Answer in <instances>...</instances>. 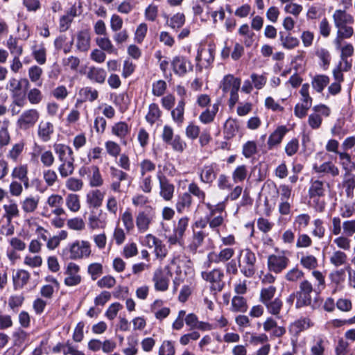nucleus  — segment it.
Returning <instances> with one entry per match:
<instances>
[{"label": "nucleus", "mask_w": 355, "mask_h": 355, "mask_svg": "<svg viewBox=\"0 0 355 355\" xmlns=\"http://www.w3.org/2000/svg\"><path fill=\"white\" fill-rule=\"evenodd\" d=\"M241 79L234 78L232 75H226L221 83L220 88L224 93L239 90Z\"/></svg>", "instance_id": "obj_18"}, {"label": "nucleus", "mask_w": 355, "mask_h": 355, "mask_svg": "<svg viewBox=\"0 0 355 355\" xmlns=\"http://www.w3.org/2000/svg\"><path fill=\"white\" fill-rule=\"evenodd\" d=\"M205 205L209 211V213L206 215V218L209 227L218 232V228L223 224L226 216L223 214L225 205L220 202L214 205L207 202L205 203Z\"/></svg>", "instance_id": "obj_2"}, {"label": "nucleus", "mask_w": 355, "mask_h": 355, "mask_svg": "<svg viewBox=\"0 0 355 355\" xmlns=\"http://www.w3.org/2000/svg\"><path fill=\"white\" fill-rule=\"evenodd\" d=\"M219 103L212 105L211 109L207 108L199 116V121L203 124H209L214 121L218 112Z\"/></svg>", "instance_id": "obj_28"}, {"label": "nucleus", "mask_w": 355, "mask_h": 355, "mask_svg": "<svg viewBox=\"0 0 355 355\" xmlns=\"http://www.w3.org/2000/svg\"><path fill=\"white\" fill-rule=\"evenodd\" d=\"M76 47L80 51L86 52L90 47V36L87 31H80L77 35Z\"/></svg>", "instance_id": "obj_33"}, {"label": "nucleus", "mask_w": 355, "mask_h": 355, "mask_svg": "<svg viewBox=\"0 0 355 355\" xmlns=\"http://www.w3.org/2000/svg\"><path fill=\"white\" fill-rule=\"evenodd\" d=\"M175 349L172 341L164 340L159 349V355H175Z\"/></svg>", "instance_id": "obj_62"}, {"label": "nucleus", "mask_w": 355, "mask_h": 355, "mask_svg": "<svg viewBox=\"0 0 355 355\" xmlns=\"http://www.w3.org/2000/svg\"><path fill=\"white\" fill-rule=\"evenodd\" d=\"M313 325L309 318H302L295 321L291 326V330L297 334Z\"/></svg>", "instance_id": "obj_35"}, {"label": "nucleus", "mask_w": 355, "mask_h": 355, "mask_svg": "<svg viewBox=\"0 0 355 355\" xmlns=\"http://www.w3.org/2000/svg\"><path fill=\"white\" fill-rule=\"evenodd\" d=\"M257 152V146L255 141H248L243 146V155L245 158H250Z\"/></svg>", "instance_id": "obj_59"}, {"label": "nucleus", "mask_w": 355, "mask_h": 355, "mask_svg": "<svg viewBox=\"0 0 355 355\" xmlns=\"http://www.w3.org/2000/svg\"><path fill=\"white\" fill-rule=\"evenodd\" d=\"M54 132V126L49 121H42L38 125L37 135L44 141H49Z\"/></svg>", "instance_id": "obj_17"}, {"label": "nucleus", "mask_w": 355, "mask_h": 355, "mask_svg": "<svg viewBox=\"0 0 355 355\" xmlns=\"http://www.w3.org/2000/svg\"><path fill=\"white\" fill-rule=\"evenodd\" d=\"M276 291L277 288L274 286L263 288L260 291L259 301L263 304L274 300Z\"/></svg>", "instance_id": "obj_43"}, {"label": "nucleus", "mask_w": 355, "mask_h": 355, "mask_svg": "<svg viewBox=\"0 0 355 355\" xmlns=\"http://www.w3.org/2000/svg\"><path fill=\"white\" fill-rule=\"evenodd\" d=\"M232 310L236 312H245L248 310L246 300L241 296H234L232 299Z\"/></svg>", "instance_id": "obj_41"}, {"label": "nucleus", "mask_w": 355, "mask_h": 355, "mask_svg": "<svg viewBox=\"0 0 355 355\" xmlns=\"http://www.w3.org/2000/svg\"><path fill=\"white\" fill-rule=\"evenodd\" d=\"M200 180L202 182L210 184L216 179V173L214 164L205 165L199 172Z\"/></svg>", "instance_id": "obj_24"}, {"label": "nucleus", "mask_w": 355, "mask_h": 355, "mask_svg": "<svg viewBox=\"0 0 355 355\" xmlns=\"http://www.w3.org/2000/svg\"><path fill=\"white\" fill-rule=\"evenodd\" d=\"M333 19L335 26L354 23V17L345 10H336L333 15Z\"/></svg>", "instance_id": "obj_25"}, {"label": "nucleus", "mask_w": 355, "mask_h": 355, "mask_svg": "<svg viewBox=\"0 0 355 355\" xmlns=\"http://www.w3.org/2000/svg\"><path fill=\"white\" fill-rule=\"evenodd\" d=\"M248 168L245 165L237 166L232 173V179L235 183L243 182L248 176Z\"/></svg>", "instance_id": "obj_52"}, {"label": "nucleus", "mask_w": 355, "mask_h": 355, "mask_svg": "<svg viewBox=\"0 0 355 355\" xmlns=\"http://www.w3.org/2000/svg\"><path fill=\"white\" fill-rule=\"evenodd\" d=\"M155 218V211L151 207H147L145 209L139 211L135 218L138 232L139 233L147 232Z\"/></svg>", "instance_id": "obj_7"}, {"label": "nucleus", "mask_w": 355, "mask_h": 355, "mask_svg": "<svg viewBox=\"0 0 355 355\" xmlns=\"http://www.w3.org/2000/svg\"><path fill=\"white\" fill-rule=\"evenodd\" d=\"M184 107L185 101L182 98L178 101L176 107L171 110L172 119L178 127H180L184 121Z\"/></svg>", "instance_id": "obj_22"}, {"label": "nucleus", "mask_w": 355, "mask_h": 355, "mask_svg": "<svg viewBox=\"0 0 355 355\" xmlns=\"http://www.w3.org/2000/svg\"><path fill=\"white\" fill-rule=\"evenodd\" d=\"M40 112L36 109L25 110L17 120V127L21 130H28L35 126L40 119Z\"/></svg>", "instance_id": "obj_6"}, {"label": "nucleus", "mask_w": 355, "mask_h": 355, "mask_svg": "<svg viewBox=\"0 0 355 355\" xmlns=\"http://www.w3.org/2000/svg\"><path fill=\"white\" fill-rule=\"evenodd\" d=\"M263 304L269 313L279 318V315L283 306V302L281 299L276 297Z\"/></svg>", "instance_id": "obj_38"}, {"label": "nucleus", "mask_w": 355, "mask_h": 355, "mask_svg": "<svg viewBox=\"0 0 355 355\" xmlns=\"http://www.w3.org/2000/svg\"><path fill=\"white\" fill-rule=\"evenodd\" d=\"M338 28L337 36L334 43L336 49H340V45L343 39L350 38L354 34V29L347 24H343L340 26H336Z\"/></svg>", "instance_id": "obj_19"}, {"label": "nucleus", "mask_w": 355, "mask_h": 355, "mask_svg": "<svg viewBox=\"0 0 355 355\" xmlns=\"http://www.w3.org/2000/svg\"><path fill=\"white\" fill-rule=\"evenodd\" d=\"M53 149L58 157H65L67 155H69V157H73L72 149L65 144H55L53 145Z\"/></svg>", "instance_id": "obj_56"}, {"label": "nucleus", "mask_w": 355, "mask_h": 355, "mask_svg": "<svg viewBox=\"0 0 355 355\" xmlns=\"http://www.w3.org/2000/svg\"><path fill=\"white\" fill-rule=\"evenodd\" d=\"M106 152L113 157H117L121 153L120 146L115 141H107L105 143Z\"/></svg>", "instance_id": "obj_58"}, {"label": "nucleus", "mask_w": 355, "mask_h": 355, "mask_svg": "<svg viewBox=\"0 0 355 355\" xmlns=\"http://www.w3.org/2000/svg\"><path fill=\"white\" fill-rule=\"evenodd\" d=\"M154 288L156 291L165 292L168 290L170 279L162 268H157L152 278Z\"/></svg>", "instance_id": "obj_11"}, {"label": "nucleus", "mask_w": 355, "mask_h": 355, "mask_svg": "<svg viewBox=\"0 0 355 355\" xmlns=\"http://www.w3.org/2000/svg\"><path fill=\"white\" fill-rule=\"evenodd\" d=\"M171 65L175 73L180 76L185 75L188 71L192 70V65L184 56L178 55L173 58Z\"/></svg>", "instance_id": "obj_13"}, {"label": "nucleus", "mask_w": 355, "mask_h": 355, "mask_svg": "<svg viewBox=\"0 0 355 355\" xmlns=\"http://www.w3.org/2000/svg\"><path fill=\"white\" fill-rule=\"evenodd\" d=\"M329 260L332 265L336 267H339L347 263V256L345 252L337 250L333 252Z\"/></svg>", "instance_id": "obj_48"}, {"label": "nucleus", "mask_w": 355, "mask_h": 355, "mask_svg": "<svg viewBox=\"0 0 355 355\" xmlns=\"http://www.w3.org/2000/svg\"><path fill=\"white\" fill-rule=\"evenodd\" d=\"M329 78L325 75H317L313 77L311 84L314 89L318 92H322L324 88L329 84Z\"/></svg>", "instance_id": "obj_42"}, {"label": "nucleus", "mask_w": 355, "mask_h": 355, "mask_svg": "<svg viewBox=\"0 0 355 355\" xmlns=\"http://www.w3.org/2000/svg\"><path fill=\"white\" fill-rule=\"evenodd\" d=\"M318 173H330L333 176H337L339 174L338 168L331 162H324L319 166H314Z\"/></svg>", "instance_id": "obj_49"}, {"label": "nucleus", "mask_w": 355, "mask_h": 355, "mask_svg": "<svg viewBox=\"0 0 355 355\" xmlns=\"http://www.w3.org/2000/svg\"><path fill=\"white\" fill-rule=\"evenodd\" d=\"M157 178L159 183L160 196L166 201L171 200L173 198L175 186L160 171L157 173Z\"/></svg>", "instance_id": "obj_9"}, {"label": "nucleus", "mask_w": 355, "mask_h": 355, "mask_svg": "<svg viewBox=\"0 0 355 355\" xmlns=\"http://www.w3.org/2000/svg\"><path fill=\"white\" fill-rule=\"evenodd\" d=\"M27 98L32 105H37L42 101L43 95L37 88L31 89L27 92Z\"/></svg>", "instance_id": "obj_55"}, {"label": "nucleus", "mask_w": 355, "mask_h": 355, "mask_svg": "<svg viewBox=\"0 0 355 355\" xmlns=\"http://www.w3.org/2000/svg\"><path fill=\"white\" fill-rule=\"evenodd\" d=\"M315 55L322 61V67L324 69H327L330 64L331 55L329 52L324 48H318L315 51Z\"/></svg>", "instance_id": "obj_51"}, {"label": "nucleus", "mask_w": 355, "mask_h": 355, "mask_svg": "<svg viewBox=\"0 0 355 355\" xmlns=\"http://www.w3.org/2000/svg\"><path fill=\"white\" fill-rule=\"evenodd\" d=\"M80 267L75 263L70 262L67 267L65 274L67 277L64 279V284L67 286H74L78 285L82 280L79 275Z\"/></svg>", "instance_id": "obj_12"}, {"label": "nucleus", "mask_w": 355, "mask_h": 355, "mask_svg": "<svg viewBox=\"0 0 355 355\" xmlns=\"http://www.w3.org/2000/svg\"><path fill=\"white\" fill-rule=\"evenodd\" d=\"M65 203L67 208L72 212H77L80 209V199L77 194L70 193L67 195Z\"/></svg>", "instance_id": "obj_44"}, {"label": "nucleus", "mask_w": 355, "mask_h": 355, "mask_svg": "<svg viewBox=\"0 0 355 355\" xmlns=\"http://www.w3.org/2000/svg\"><path fill=\"white\" fill-rule=\"evenodd\" d=\"M168 144L172 147L174 151L178 153H182L187 147V143L178 135H175Z\"/></svg>", "instance_id": "obj_53"}, {"label": "nucleus", "mask_w": 355, "mask_h": 355, "mask_svg": "<svg viewBox=\"0 0 355 355\" xmlns=\"http://www.w3.org/2000/svg\"><path fill=\"white\" fill-rule=\"evenodd\" d=\"M10 121L8 119L0 120V147L8 146L10 142V135L8 131Z\"/></svg>", "instance_id": "obj_30"}, {"label": "nucleus", "mask_w": 355, "mask_h": 355, "mask_svg": "<svg viewBox=\"0 0 355 355\" xmlns=\"http://www.w3.org/2000/svg\"><path fill=\"white\" fill-rule=\"evenodd\" d=\"M103 198L104 193L100 190L96 189L87 193L86 196V201L89 207L98 208L101 206Z\"/></svg>", "instance_id": "obj_27"}, {"label": "nucleus", "mask_w": 355, "mask_h": 355, "mask_svg": "<svg viewBox=\"0 0 355 355\" xmlns=\"http://www.w3.org/2000/svg\"><path fill=\"white\" fill-rule=\"evenodd\" d=\"M130 131V128L123 121L116 123L112 127V133L121 139H124Z\"/></svg>", "instance_id": "obj_32"}, {"label": "nucleus", "mask_w": 355, "mask_h": 355, "mask_svg": "<svg viewBox=\"0 0 355 355\" xmlns=\"http://www.w3.org/2000/svg\"><path fill=\"white\" fill-rule=\"evenodd\" d=\"M88 227L92 230L105 229L107 225V215L102 210L92 211L88 217Z\"/></svg>", "instance_id": "obj_10"}, {"label": "nucleus", "mask_w": 355, "mask_h": 355, "mask_svg": "<svg viewBox=\"0 0 355 355\" xmlns=\"http://www.w3.org/2000/svg\"><path fill=\"white\" fill-rule=\"evenodd\" d=\"M121 220L127 232L133 230L135 227L134 218L129 209H126L121 215Z\"/></svg>", "instance_id": "obj_50"}, {"label": "nucleus", "mask_w": 355, "mask_h": 355, "mask_svg": "<svg viewBox=\"0 0 355 355\" xmlns=\"http://www.w3.org/2000/svg\"><path fill=\"white\" fill-rule=\"evenodd\" d=\"M187 193H189L190 196L193 195L196 196L200 202L204 205L207 203L205 202L206 196L205 192L202 191L196 182H193L189 184Z\"/></svg>", "instance_id": "obj_45"}, {"label": "nucleus", "mask_w": 355, "mask_h": 355, "mask_svg": "<svg viewBox=\"0 0 355 355\" xmlns=\"http://www.w3.org/2000/svg\"><path fill=\"white\" fill-rule=\"evenodd\" d=\"M7 46L13 56H20L23 53V47L18 44L16 38L10 36L7 40Z\"/></svg>", "instance_id": "obj_46"}, {"label": "nucleus", "mask_w": 355, "mask_h": 355, "mask_svg": "<svg viewBox=\"0 0 355 355\" xmlns=\"http://www.w3.org/2000/svg\"><path fill=\"white\" fill-rule=\"evenodd\" d=\"M32 55L35 61L40 65L44 64L46 61V49L43 43L37 44L36 42L31 46Z\"/></svg>", "instance_id": "obj_21"}, {"label": "nucleus", "mask_w": 355, "mask_h": 355, "mask_svg": "<svg viewBox=\"0 0 355 355\" xmlns=\"http://www.w3.org/2000/svg\"><path fill=\"white\" fill-rule=\"evenodd\" d=\"M86 75L89 80L99 84H103L107 77V73L104 69L96 67H90Z\"/></svg>", "instance_id": "obj_20"}, {"label": "nucleus", "mask_w": 355, "mask_h": 355, "mask_svg": "<svg viewBox=\"0 0 355 355\" xmlns=\"http://www.w3.org/2000/svg\"><path fill=\"white\" fill-rule=\"evenodd\" d=\"M192 204V197L189 193H183L178 198L175 205L176 210L178 213L182 214L188 211Z\"/></svg>", "instance_id": "obj_26"}, {"label": "nucleus", "mask_w": 355, "mask_h": 355, "mask_svg": "<svg viewBox=\"0 0 355 355\" xmlns=\"http://www.w3.org/2000/svg\"><path fill=\"white\" fill-rule=\"evenodd\" d=\"M325 186L329 187V184L318 180L312 181L309 190L310 197L313 198L315 196H324L325 192Z\"/></svg>", "instance_id": "obj_31"}, {"label": "nucleus", "mask_w": 355, "mask_h": 355, "mask_svg": "<svg viewBox=\"0 0 355 355\" xmlns=\"http://www.w3.org/2000/svg\"><path fill=\"white\" fill-rule=\"evenodd\" d=\"M200 275L202 279L210 284L209 288L212 292H220L225 287V283L223 281L225 273L220 268L202 271Z\"/></svg>", "instance_id": "obj_4"}, {"label": "nucleus", "mask_w": 355, "mask_h": 355, "mask_svg": "<svg viewBox=\"0 0 355 355\" xmlns=\"http://www.w3.org/2000/svg\"><path fill=\"white\" fill-rule=\"evenodd\" d=\"M24 85L25 88L29 86V81L26 78L17 80L15 78H11L6 85V89L10 93L11 96L23 94L21 92L22 86Z\"/></svg>", "instance_id": "obj_16"}, {"label": "nucleus", "mask_w": 355, "mask_h": 355, "mask_svg": "<svg viewBox=\"0 0 355 355\" xmlns=\"http://www.w3.org/2000/svg\"><path fill=\"white\" fill-rule=\"evenodd\" d=\"M301 265L309 270H313L318 267V260L311 254L304 255L300 259Z\"/></svg>", "instance_id": "obj_54"}, {"label": "nucleus", "mask_w": 355, "mask_h": 355, "mask_svg": "<svg viewBox=\"0 0 355 355\" xmlns=\"http://www.w3.org/2000/svg\"><path fill=\"white\" fill-rule=\"evenodd\" d=\"M74 158L73 157H69V162L61 164L58 167V171L62 178H67L71 175L74 171Z\"/></svg>", "instance_id": "obj_47"}, {"label": "nucleus", "mask_w": 355, "mask_h": 355, "mask_svg": "<svg viewBox=\"0 0 355 355\" xmlns=\"http://www.w3.org/2000/svg\"><path fill=\"white\" fill-rule=\"evenodd\" d=\"M304 275V273L302 270H300L297 267H295L286 272L285 279L288 282H295L302 279Z\"/></svg>", "instance_id": "obj_61"}, {"label": "nucleus", "mask_w": 355, "mask_h": 355, "mask_svg": "<svg viewBox=\"0 0 355 355\" xmlns=\"http://www.w3.org/2000/svg\"><path fill=\"white\" fill-rule=\"evenodd\" d=\"M139 168L141 176H144L147 173L154 171L156 166L151 160L145 159L139 163Z\"/></svg>", "instance_id": "obj_63"}, {"label": "nucleus", "mask_w": 355, "mask_h": 355, "mask_svg": "<svg viewBox=\"0 0 355 355\" xmlns=\"http://www.w3.org/2000/svg\"><path fill=\"white\" fill-rule=\"evenodd\" d=\"M162 115V111L156 103H151L148 107V112L146 115V120L150 125H153L159 119Z\"/></svg>", "instance_id": "obj_37"}, {"label": "nucleus", "mask_w": 355, "mask_h": 355, "mask_svg": "<svg viewBox=\"0 0 355 355\" xmlns=\"http://www.w3.org/2000/svg\"><path fill=\"white\" fill-rule=\"evenodd\" d=\"M289 262V259L284 254H271L268 257L267 264L270 272L279 274L287 268Z\"/></svg>", "instance_id": "obj_8"}, {"label": "nucleus", "mask_w": 355, "mask_h": 355, "mask_svg": "<svg viewBox=\"0 0 355 355\" xmlns=\"http://www.w3.org/2000/svg\"><path fill=\"white\" fill-rule=\"evenodd\" d=\"M288 132V129L284 125H280L269 136L267 145L269 150H272L273 148L279 146L286 133Z\"/></svg>", "instance_id": "obj_15"}, {"label": "nucleus", "mask_w": 355, "mask_h": 355, "mask_svg": "<svg viewBox=\"0 0 355 355\" xmlns=\"http://www.w3.org/2000/svg\"><path fill=\"white\" fill-rule=\"evenodd\" d=\"M185 22V16L183 13H176L168 21V25L172 28H180Z\"/></svg>", "instance_id": "obj_64"}, {"label": "nucleus", "mask_w": 355, "mask_h": 355, "mask_svg": "<svg viewBox=\"0 0 355 355\" xmlns=\"http://www.w3.org/2000/svg\"><path fill=\"white\" fill-rule=\"evenodd\" d=\"M3 208L9 221H10L12 218L17 217L19 215L17 205L13 201H10L9 205H5Z\"/></svg>", "instance_id": "obj_60"}, {"label": "nucleus", "mask_w": 355, "mask_h": 355, "mask_svg": "<svg viewBox=\"0 0 355 355\" xmlns=\"http://www.w3.org/2000/svg\"><path fill=\"white\" fill-rule=\"evenodd\" d=\"M78 94L82 98V101L93 102L98 97V91L91 87H85L80 89Z\"/></svg>", "instance_id": "obj_39"}, {"label": "nucleus", "mask_w": 355, "mask_h": 355, "mask_svg": "<svg viewBox=\"0 0 355 355\" xmlns=\"http://www.w3.org/2000/svg\"><path fill=\"white\" fill-rule=\"evenodd\" d=\"M91 174L89 175V184L92 187H98L103 184V179L100 173L99 168L96 165L91 166Z\"/></svg>", "instance_id": "obj_36"}, {"label": "nucleus", "mask_w": 355, "mask_h": 355, "mask_svg": "<svg viewBox=\"0 0 355 355\" xmlns=\"http://www.w3.org/2000/svg\"><path fill=\"white\" fill-rule=\"evenodd\" d=\"M213 51L210 49H204L198 51L196 56L197 67L201 70L203 67L207 68L214 61Z\"/></svg>", "instance_id": "obj_14"}, {"label": "nucleus", "mask_w": 355, "mask_h": 355, "mask_svg": "<svg viewBox=\"0 0 355 355\" xmlns=\"http://www.w3.org/2000/svg\"><path fill=\"white\" fill-rule=\"evenodd\" d=\"M40 202L39 196H28L20 202L23 211L26 214H31L36 211Z\"/></svg>", "instance_id": "obj_23"}, {"label": "nucleus", "mask_w": 355, "mask_h": 355, "mask_svg": "<svg viewBox=\"0 0 355 355\" xmlns=\"http://www.w3.org/2000/svg\"><path fill=\"white\" fill-rule=\"evenodd\" d=\"M206 236V234L202 231L193 230V235L189 240L188 248L189 250L195 253L197 249L202 245L203 241Z\"/></svg>", "instance_id": "obj_29"}, {"label": "nucleus", "mask_w": 355, "mask_h": 355, "mask_svg": "<svg viewBox=\"0 0 355 355\" xmlns=\"http://www.w3.org/2000/svg\"><path fill=\"white\" fill-rule=\"evenodd\" d=\"M239 267L241 272L246 277H252L256 272L255 254L250 249L242 250L239 252Z\"/></svg>", "instance_id": "obj_3"}, {"label": "nucleus", "mask_w": 355, "mask_h": 355, "mask_svg": "<svg viewBox=\"0 0 355 355\" xmlns=\"http://www.w3.org/2000/svg\"><path fill=\"white\" fill-rule=\"evenodd\" d=\"M279 40L282 46L286 49H293L297 47L300 44L297 37L292 36L291 34L284 36V33L282 32L279 33Z\"/></svg>", "instance_id": "obj_40"}, {"label": "nucleus", "mask_w": 355, "mask_h": 355, "mask_svg": "<svg viewBox=\"0 0 355 355\" xmlns=\"http://www.w3.org/2000/svg\"><path fill=\"white\" fill-rule=\"evenodd\" d=\"M96 44L102 50L107 51L109 53L116 52V49L114 47L111 40L108 37L97 38Z\"/></svg>", "instance_id": "obj_57"}, {"label": "nucleus", "mask_w": 355, "mask_h": 355, "mask_svg": "<svg viewBox=\"0 0 355 355\" xmlns=\"http://www.w3.org/2000/svg\"><path fill=\"white\" fill-rule=\"evenodd\" d=\"M30 274L25 270H19L13 276V283L15 289L21 288L26 285L30 279Z\"/></svg>", "instance_id": "obj_34"}, {"label": "nucleus", "mask_w": 355, "mask_h": 355, "mask_svg": "<svg viewBox=\"0 0 355 355\" xmlns=\"http://www.w3.org/2000/svg\"><path fill=\"white\" fill-rule=\"evenodd\" d=\"M312 275L318 283L313 286L308 279H304L300 282L299 291L297 292V302L295 304L297 308L310 305L312 301L311 294L312 293H319L324 288V277L322 272L318 270H314Z\"/></svg>", "instance_id": "obj_1"}, {"label": "nucleus", "mask_w": 355, "mask_h": 355, "mask_svg": "<svg viewBox=\"0 0 355 355\" xmlns=\"http://www.w3.org/2000/svg\"><path fill=\"white\" fill-rule=\"evenodd\" d=\"M66 252L69 253V258L72 260L89 257L92 252L90 243L87 241H76L63 250V254Z\"/></svg>", "instance_id": "obj_5"}]
</instances>
